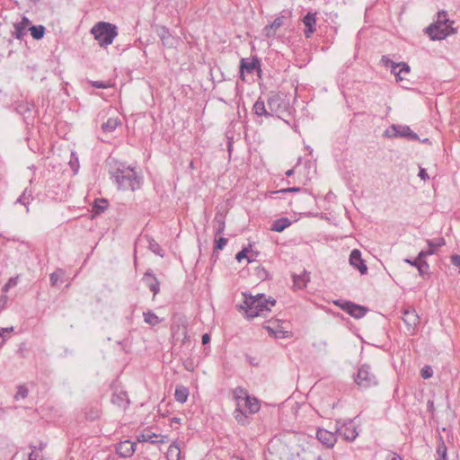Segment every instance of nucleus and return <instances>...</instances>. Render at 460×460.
I'll list each match as a JSON object with an SVG mask.
<instances>
[{
    "instance_id": "18",
    "label": "nucleus",
    "mask_w": 460,
    "mask_h": 460,
    "mask_svg": "<svg viewBox=\"0 0 460 460\" xmlns=\"http://www.w3.org/2000/svg\"><path fill=\"white\" fill-rule=\"evenodd\" d=\"M156 33L164 47L172 48L174 46L176 40L172 36L165 26H158L156 28Z\"/></svg>"
},
{
    "instance_id": "23",
    "label": "nucleus",
    "mask_w": 460,
    "mask_h": 460,
    "mask_svg": "<svg viewBox=\"0 0 460 460\" xmlns=\"http://www.w3.org/2000/svg\"><path fill=\"white\" fill-rule=\"evenodd\" d=\"M292 221L288 217H280L273 221L270 230L274 232H283L286 228L290 226Z\"/></svg>"
},
{
    "instance_id": "55",
    "label": "nucleus",
    "mask_w": 460,
    "mask_h": 460,
    "mask_svg": "<svg viewBox=\"0 0 460 460\" xmlns=\"http://www.w3.org/2000/svg\"><path fill=\"white\" fill-rule=\"evenodd\" d=\"M263 31L268 38L274 37L276 34V30L270 29V25L265 26Z\"/></svg>"
},
{
    "instance_id": "48",
    "label": "nucleus",
    "mask_w": 460,
    "mask_h": 460,
    "mask_svg": "<svg viewBox=\"0 0 460 460\" xmlns=\"http://www.w3.org/2000/svg\"><path fill=\"white\" fill-rule=\"evenodd\" d=\"M228 240L226 237H219L215 240V250H222L227 243Z\"/></svg>"
},
{
    "instance_id": "38",
    "label": "nucleus",
    "mask_w": 460,
    "mask_h": 460,
    "mask_svg": "<svg viewBox=\"0 0 460 460\" xmlns=\"http://www.w3.org/2000/svg\"><path fill=\"white\" fill-rule=\"evenodd\" d=\"M447 449L445 445V442L443 441L442 438H440V441L437 447V454L438 456V460H447Z\"/></svg>"
},
{
    "instance_id": "39",
    "label": "nucleus",
    "mask_w": 460,
    "mask_h": 460,
    "mask_svg": "<svg viewBox=\"0 0 460 460\" xmlns=\"http://www.w3.org/2000/svg\"><path fill=\"white\" fill-rule=\"evenodd\" d=\"M14 31L12 32V37L22 40L26 35V29L23 26L19 25L18 23L13 24Z\"/></svg>"
},
{
    "instance_id": "62",
    "label": "nucleus",
    "mask_w": 460,
    "mask_h": 460,
    "mask_svg": "<svg viewBox=\"0 0 460 460\" xmlns=\"http://www.w3.org/2000/svg\"><path fill=\"white\" fill-rule=\"evenodd\" d=\"M427 408H428V411L431 413L434 412L435 411V406H434V402L433 401H428L427 402Z\"/></svg>"
},
{
    "instance_id": "4",
    "label": "nucleus",
    "mask_w": 460,
    "mask_h": 460,
    "mask_svg": "<svg viewBox=\"0 0 460 460\" xmlns=\"http://www.w3.org/2000/svg\"><path fill=\"white\" fill-rule=\"evenodd\" d=\"M261 404L259 400L251 395H247L244 399V408L242 407L241 402H238L234 411V418L238 424L246 426L251 423L252 415L260 411Z\"/></svg>"
},
{
    "instance_id": "26",
    "label": "nucleus",
    "mask_w": 460,
    "mask_h": 460,
    "mask_svg": "<svg viewBox=\"0 0 460 460\" xmlns=\"http://www.w3.org/2000/svg\"><path fill=\"white\" fill-rule=\"evenodd\" d=\"M33 199V197H32V191L31 190H29L28 188H26L22 193L20 195V197L16 199L15 203H19V204H22L23 206H25L26 208V211L29 212V204L31 203V201Z\"/></svg>"
},
{
    "instance_id": "29",
    "label": "nucleus",
    "mask_w": 460,
    "mask_h": 460,
    "mask_svg": "<svg viewBox=\"0 0 460 460\" xmlns=\"http://www.w3.org/2000/svg\"><path fill=\"white\" fill-rule=\"evenodd\" d=\"M84 415L85 418L90 421L97 420L101 415V409L99 405L96 404L95 406L87 407L85 409Z\"/></svg>"
},
{
    "instance_id": "43",
    "label": "nucleus",
    "mask_w": 460,
    "mask_h": 460,
    "mask_svg": "<svg viewBox=\"0 0 460 460\" xmlns=\"http://www.w3.org/2000/svg\"><path fill=\"white\" fill-rule=\"evenodd\" d=\"M417 269L420 275L424 277L426 274H429V265L424 259H421Z\"/></svg>"
},
{
    "instance_id": "59",
    "label": "nucleus",
    "mask_w": 460,
    "mask_h": 460,
    "mask_svg": "<svg viewBox=\"0 0 460 460\" xmlns=\"http://www.w3.org/2000/svg\"><path fill=\"white\" fill-rule=\"evenodd\" d=\"M345 303H350V301H344V300H336L334 301V304L341 307L344 311V307H346Z\"/></svg>"
},
{
    "instance_id": "49",
    "label": "nucleus",
    "mask_w": 460,
    "mask_h": 460,
    "mask_svg": "<svg viewBox=\"0 0 460 460\" xmlns=\"http://www.w3.org/2000/svg\"><path fill=\"white\" fill-rule=\"evenodd\" d=\"M420 375L424 379H428V378L431 377L433 375V370H432L431 367L425 366L424 367H422L420 370Z\"/></svg>"
},
{
    "instance_id": "50",
    "label": "nucleus",
    "mask_w": 460,
    "mask_h": 460,
    "mask_svg": "<svg viewBox=\"0 0 460 460\" xmlns=\"http://www.w3.org/2000/svg\"><path fill=\"white\" fill-rule=\"evenodd\" d=\"M283 23H284V17L283 16L277 17L274 19L272 23L270 24V28L277 31L279 28H280L283 25Z\"/></svg>"
},
{
    "instance_id": "60",
    "label": "nucleus",
    "mask_w": 460,
    "mask_h": 460,
    "mask_svg": "<svg viewBox=\"0 0 460 460\" xmlns=\"http://www.w3.org/2000/svg\"><path fill=\"white\" fill-rule=\"evenodd\" d=\"M19 25L21 26H23V27H27L30 23H31V21L27 18V17H22V21L20 22H17Z\"/></svg>"
},
{
    "instance_id": "58",
    "label": "nucleus",
    "mask_w": 460,
    "mask_h": 460,
    "mask_svg": "<svg viewBox=\"0 0 460 460\" xmlns=\"http://www.w3.org/2000/svg\"><path fill=\"white\" fill-rule=\"evenodd\" d=\"M17 284L16 279L11 278L7 284L4 287V290H7L8 288L15 286Z\"/></svg>"
},
{
    "instance_id": "21",
    "label": "nucleus",
    "mask_w": 460,
    "mask_h": 460,
    "mask_svg": "<svg viewBox=\"0 0 460 460\" xmlns=\"http://www.w3.org/2000/svg\"><path fill=\"white\" fill-rule=\"evenodd\" d=\"M111 402L119 408L126 409L129 405L128 394L124 391L115 392L111 396Z\"/></svg>"
},
{
    "instance_id": "5",
    "label": "nucleus",
    "mask_w": 460,
    "mask_h": 460,
    "mask_svg": "<svg viewBox=\"0 0 460 460\" xmlns=\"http://www.w3.org/2000/svg\"><path fill=\"white\" fill-rule=\"evenodd\" d=\"M91 33L101 47H106L113 42L118 35V29L110 22H99L92 28Z\"/></svg>"
},
{
    "instance_id": "2",
    "label": "nucleus",
    "mask_w": 460,
    "mask_h": 460,
    "mask_svg": "<svg viewBox=\"0 0 460 460\" xmlns=\"http://www.w3.org/2000/svg\"><path fill=\"white\" fill-rule=\"evenodd\" d=\"M110 173L113 182L117 184L119 190L135 191L140 188V177L136 170L130 166L117 163L110 171Z\"/></svg>"
},
{
    "instance_id": "47",
    "label": "nucleus",
    "mask_w": 460,
    "mask_h": 460,
    "mask_svg": "<svg viewBox=\"0 0 460 460\" xmlns=\"http://www.w3.org/2000/svg\"><path fill=\"white\" fill-rule=\"evenodd\" d=\"M28 389L24 385H19L18 391L14 395V398L17 400L19 398H26L28 396Z\"/></svg>"
},
{
    "instance_id": "27",
    "label": "nucleus",
    "mask_w": 460,
    "mask_h": 460,
    "mask_svg": "<svg viewBox=\"0 0 460 460\" xmlns=\"http://www.w3.org/2000/svg\"><path fill=\"white\" fill-rule=\"evenodd\" d=\"M189 389L184 385H177L174 392V398L180 403H184L189 397Z\"/></svg>"
},
{
    "instance_id": "42",
    "label": "nucleus",
    "mask_w": 460,
    "mask_h": 460,
    "mask_svg": "<svg viewBox=\"0 0 460 460\" xmlns=\"http://www.w3.org/2000/svg\"><path fill=\"white\" fill-rule=\"evenodd\" d=\"M13 332V327L1 328L0 329V348L6 341L9 334Z\"/></svg>"
},
{
    "instance_id": "14",
    "label": "nucleus",
    "mask_w": 460,
    "mask_h": 460,
    "mask_svg": "<svg viewBox=\"0 0 460 460\" xmlns=\"http://www.w3.org/2000/svg\"><path fill=\"white\" fill-rule=\"evenodd\" d=\"M137 443L125 440L116 445V453L121 457H130L136 451Z\"/></svg>"
},
{
    "instance_id": "33",
    "label": "nucleus",
    "mask_w": 460,
    "mask_h": 460,
    "mask_svg": "<svg viewBox=\"0 0 460 460\" xmlns=\"http://www.w3.org/2000/svg\"><path fill=\"white\" fill-rule=\"evenodd\" d=\"M294 286L299 289L304 288L306 286V283L309 281V276L307 273L303 275H294L293 276Z\"/></svg>"
},
{
    "instance_id": "13",
    "label": "nucleus",
    "mask_w": 460,
    "mask_h": 460,
    "mask_svg": "<svg viewBox=\"0 0 460 460\" xmlns=\"http://www.w3.org/2000/svg\"><path fill=\"white\" fill-rule=\"evenodd\" d=\"M302 21L305 25V37L309 39L316 31V13L308 12Z\"/></svg>"
},
{
    "instance_id": "53",
    "label": "nucleus",
    "mask_w": 460,
    "mask_h": 460,
    "mask_svg": "<svg viewBox=\"0 0 460 460\" xmlns=\"http://www.w3.org/2000/svg\"><path fill=\"white\" fill-rule=\"evenodd\" d=\"M421 259H420V253L418 254L417 258L414 259V260H411V259H404L403 261L417 268L418 265L420 264V261Z\"/></svg>"
},
{
    "instance_id": "63",
    "label": "nucleus",
    "mask_w": 460,
    "mask_h": 460,
    "mask_svg": "<svg viewBox=\"0 0 460 460\" xmlns=\"http://www.w3.org/2000/svg\"><path fill=\"white\" fill-rule=\"evenodd\" d=\"M7 303V297L4 296H0V312L5 306Z\"/></svg>"
},
{
    "instance_id": "51",
    "label": "nucleus",
    "mask_w": 460,
    "mask_h": 460,
    "mask_svg": "<svg viewBox=\"0 0 460 460\" xmlns=\"http://www.w3.org/2000/svg\"><path fill=\"white\" fill-rule=\"evenodd\" d=\"M291 336V332L288 330H286L285 327L279 329L278 332H276V336L275 338H279V339H285V338H288Z\"/></svg>"
},
{
    "instance_id": "7",
    "label": "nucleus",
    "mask_w": 460,
    "mask_h": 460,
    "mask_svg": "<svg viewBox=\"0 0 460 460\" xmlns=\"http://www.w3.org/2000/svg\"><path fill=\"white\" fill-rule=\"evenodd\" d=\"M240 78L245 81V74L256 73L259 77L261 76V60L257 56L252 58H243L239 66Z\"/></svg>"
},
{
    "instance_id": "15",
    "label": "nucleus",
    "mask_w": 460,
    "mask_h": 460,
    "mask_svg": "<svg viewBox=\"0 0 460 460\" xmlns=\"http://www.w3.org/2000/svg\"><path fill=\"white\" fill-rule=\"evenodd\" d=\"M391 128L394 131L393 137H406L409 140H420L419 136L413 132L409 126L392 125Z\"/></svg>"
},
{
    "instance_id": "64",
    "label": "nucleus",
    "mask_w": 460,
    "mask_h": 460,
    "mask_svg": "<svg viewBox=\"0 0 460 460\" xmlns=\"http://www.w3.org/2000/svg\"><path fill=\"white\" fill-rule=\"evenodd\" d=\"M181 422V419L180 418H177V417H173L171 419V426H172V423H180Z\"/></svg>"
},
{
    "instance_id": "61",
    "label": "nucleus",
    "mask_w": 460,
    "mask_h": 460,
    "mask_svg": "<svg viewBox=\"0 0 460 460\" xmlns=\"http://www.w3.org/2000/svg\"><path fill=\"white\" fill-rule=\"evenodd\" d=\"M210 341V336L208 333H204L201 338L202 344H208Z\"/></svg>"
},
{
    "instance_id": "24",
    "label": "nucleus",
    "mask_w": 460,
    "mask_h": 460,
    "mask_svg": "<svg viewBox=\"0 0 460 460\" xmlns=\"http://www.w3.org/2000/svg\"><path fill=\"white\" fill-rule=\"evenodd\" d=\"M214 228H215V236L221 234L226 227L225 216L218 212L215 215L214 217Z\"/></svg>"
},
{
    "instance_id": "56",
    "label": "nucleus",
    "mask_w": 460,
    "mask_h": 460,
    "mask_svg": "<svg viewBox=\"0 0 460 460\" xmlns=\"http://www.w3.org/2000/svg\"><path fill=\"white\" fill-rule=\"evenodd\" d=\"M386 460H402V457L394 452H391L388 456Z\"/></svg>"
},
{
    "instance_id": "12",
    "label": "nucleus",
    "mask_w": 460,
    "mask_h": 460,
    "mask_svg": "<svg viewBox=\"0 0 460 460\" xmlns=\"http://www.w3.org/2000/svg\"><path fill=\"white\" fill-rule=\"evenodd\" d=\"M316 438L319 442L325 446L327 448L333 447L337 441L336 433L331 432L324 429H317Z\"/></svg>"
},
{
    "instance_id": "25",
    "label": "nucleus",
    "mask_w": 460,
    "mask_h": 460,
    "mask_svg": "<svg viewBox=\"0 0 460 460\" xmlns=\"http://www.w3.org/2000/svg\"><path fill=\"white\" fill-rule=\"evenodd\" d=\"M108 208V200L105 199H95L93 205V216L96 217L103 213Z\"/></svg>"
},
{
    "instance_id": "44",
    "label": "nucleus",
    "mask_w": 460,
    "mask_h": 460,
    "mask_svg": "<svg viewBox=\"0 0 460 460\" xmlns=\"http://www.w3.org/2000/svg\"><path fill=\"white\" fill-rule=\"evenodd\" d=\"M31 452L29 455L28 460H43V457L40 452L37 451V447L30 445Z\"/></svg>"
},
{
    "instance_id": "9",
    "label": "nucleus",
    "mask_w": 460,
    "mask_h": 460,
    "mask_svg": "<svg viewBox=\"0 0 460 460\" xmlns=\"http://www.w3.org/2000/svg\"><path fill=\"white\" fill-rule=\"evenodd\" d=\"M336 426V433L345 440L353 441L357 438L358 432L351 420H346L343 423L341 420H337Z\"/></svg>"
},
{
    "instance_id": "20",
    "label": "nucleus",
    "mask_w": 460,
    "mask_h": 460,
    "mask_svg": "<svg viewBox=\"0 0 460 460\" xmlns=\"http://www.w3.org/2000/svg\"><path fill=\"white\" fill-rule=\"evenodd\" d=\"M429 249L427 251L420 252V259H424L428 255H432L435 253L437 248H439L446 244L445 239L443 237L438 238V240H428L427 241Z\"/></svg>"
},
{
    "instance_id": "10",
    "label": "nucleus",
    "mask_w": 460,
    "mask_h": 460,
    "mask_svg": "<svg viewBox=\"0 0 460 460\" xmlns=\"http://www.w3.org/2000/svg\"><path fill=\"white\" fill-rule=\"evenodd\" d=\"M402 320L406 325L407 331L411 334L420 323L419 315L413 308H405L402 310Z\"/></svg>"
},
{
    "instance_id": "31",
    "label": "nucleus",
    "mask_w": 460,
    "mask_h": 460,
    "mask_svg": "<svg viewBox=\"0 0 460 460\" xmlns=\"http://www.w3.org/2000/svg\"><path fill=\"white\" fill-rule=\"evenodd\" d=\"M119 124H120V120L118 118H109L107 121L102 125V128L104 132L110 133L114 131Z\"/></svg>"
},
{
    "instance_id": "3",
    "label": "nucleus",
    "mask_w": 460,
    "mask_h": 460,
    "mask_svg": "<svg viewBox=\"0 0 460 460\" xmlns=\"http://www.w3.org/2000/svg\"><path fill=\"white\" fill-rule=\"evenodd\" d=\"M453 23L454 21L447 18L446 11H439L437 13L436 20L424 29V32L431 40H441L456 31L452 26Z\"/></svg>"
},
{
    "instance_id": "41",
    "label": "nucleus",
    "mask_w": 460,
    "mask_h": 460,
    "mask_svg": "<svg viewBox=\"0 0 460 460\" xmlns=\"http://www.w3.org/2000/svg\"><path fill=\"white\" fill-rule=\"evenodd\" d=\"M302 190H303L301 188H299V187H289V188H285V189H281V190H275V191H270L269 193V197L270 198H275L274 196L276 194H279V193L300 192Z\"/></svg>"
},
{
    "instance_id": "6",
    "label": "nucleus",
    "mask_w": 460,
    "mask_h": 460,
    "mask_svg": "<svg viewBox=\"0 0 460 460\" xmlns=\"http://www.w3.org/2000/svg\"><path fill=\"white\" fill-rule=\"evenodd\" d=\"M355 384L359 389L367 390L378 385V379L369 364H362L357 374L353 376Z\"/></svg>"
},
{
    "instance_id": "52",
    "label": "nucleus",
    "mask_w": 460,
    "mask_h": 460,
    "mask_svg": "<svg viewBox=\"0 0 460 460\" xmlns=\"http://www.w3.org/2000/svg\"><path fill=\"white\" fill-rule=\"evenodd\" d=\"M91 84L92 86L100 89H106L111 86L109 83L103 81H91Z\"/></svg>"
},
{
    "instance_id": "37",
    "label": "nucleus",
    "mask_w": 460,
    "mask_h": 460,
    "mask_svg": "<svg viewBox=\"0 0 460 460\" xmlns=\"http://www.w3.org/2000/svg\"><path fill=\"white\" fill-rule=\"evenodd\" d=\"M247 395H250L248 394V391L242 386H237L233 391V396H234V401L236 402V404L238 402H241L242 400H244Z\"/></svg>"
},
{
    "instance_id": "34",
    "label": "nucleus",
    "mask_w": 460,
    "mask_h": 460,
    "mask_svg": "<svg viewBox=\"0 0 460 460\" xmlns=\"http://www.w3.org/2000/svg\"><path fill=\"white\" fill-rule=\"evenodd\" d=\"M180 447L175 444L171 445L166 452L167 460H180Z\"/></svg>"
},
{
    "instance_id": "36",
    "label": "nucleus",
    "mask_w": 460,
    "mask_h": 460,
    "mask_svg": "<svg viewBox=\"0 0 460 460\" xmlns=\"http://www.w3.org/2000/svg\"><path fill=\"white\" fill-rule=\"evenodd\" d=\"M65 276V271L62 269H57L49 276L50 285L52 287L58 286V282H62V279Z\"/></svg>"
},
{
    "instance_id": "40",
    "label": "nucleus",
    "mask_w": 460,
    "mask_h": 460,
    "mask_svg": "<svg viewBox=\"0 0 460 460\" xmlns=\"http://www.w3.org/2000/svg\"><path fill=\"white\" fill-rule=\"evenodd\" d=\"M381 62L382 64L388 67L390 66L391 67V72L392 73H395V70L401 66V64H397L394 61H392L388 57L386 56H383L382 58H381Z\"/></svg>"
},
{
    "instance_id": "28",
    "label": "nucleus",
    "mask_w": 460,
    "mask_h": 460,
    "mask_svg": "<svg viewBox=\"0 0 460 460\" xmlns=\"http://www.w3.org/2000/svg\"><path fill=\"white\" fill-rule=\"evenodd\" d=\"M283 324L284 322H281L279 319L270 320L269 321V324L264 326V329L268 331L270 335L275 337L276 332L284 327Z\"/></svg>"
},
{
    "instance_id": "17",
    "label": "nucleus",
    "mask_w": 460,
    "mask_h": 460,
    "mask_svg": "<svg viewBox=\"0 0 460 460\" xmlns=\"http://www.w3.org/2000/svg\"><path fill=\"white\" fill-rule=\"evenodd\" d=\"M166 436L159 435L150 430H146L137 436V439L138 442H150L152 444L164 443Z\"/></svg>"
},
{
    "instance_id": "30",
    "label": "nucleus",
    "mask_w": 460,
    "mask_h": 460,
    "mask_svg": "<svg viewBox=\"0 0 460 460\" xmlns=\"http://www.w3.org/2000/svg\"><path fill=\"white\" fill-rule=\"evenodd\" d=\"M29 31H31V35L34 40H41L46 31V28L43 25H31L29 28Z\"/></svg>"
},
{
    "instance_id": "46",
    "label": "nucleus",
    "mask_w": 460,
    "mask_h": 460,
    "mask_svg": "<svg viewBox=\"0 0 460 460\" xmlns=\"http://www.w3.org/2000/svg\"><path fill=\"white\" fill-rule=\"evenodd\" d=\"M249 248L244 247L239 252L236 253L235 259L237 261L241 262L243 259L246 258L248 259V261L251 262L252 260L250 259L247 254L249 252Z\"/></svg>"
},
{
    "instance_id": "32",
    "label": "nucleus",
    "mask_w": 460,
    "mask_h": 460,
    "mask_svg": "<svg viewBox=\"0 0 460 460\" xmlns=\"http://www.w3.org/2000/svg\"><path fill=\"white\" fill-rule=\"evenodd\" d=\"M146 240L150 251L163 258L164 256V250L161 248L158 243L153 237L150 236H146Z\"/></svg>"
},
{
    "instance_id": "57",
    "label": "nucleus",
    "mask_w": 460,
    "mask_h": 460,
    "mask_svg": "<svg viewBox=\"0 0 460 460\" xmlns=\"http://www.w3.org/2000/svg\"><path fill=\"white\" fill-rule=\"evenodd\" d=\"M419 177L423 180V181H427L429 179V174L427 173L426 170L424 168H420V172H419Z\"/></svg>"
},
{
    "instance_id": "54",
    "label": "nucleus",
    "mask_w": 460,
    "mask_h": 460,
    "mask_svg": "<svg viewBox=\"0 0 460 460\" xmlns=\"http://www.w3.org/2000/svg\"><path fill=\"white\" fill-rule=\"evenodd\" d=\"M451 263L457 267L460 270V255L459 254H453L451 256Z\"/></svg>"
},
{
    "instance_id": "45",
    "label": "nucleus",
    "mask_w": 460,
    "mask_h": 460,
    "mask_svg": "<svg viewBox=\"0 0 460 460\" xmlns=\"http://www.w3.org/2000/svg\"><path fill=\"white\" fill-rule=\"evenodd\" d=\"M402 66V68L397 71V69L395 70V73H394L396 76V79L397 81H402L403 78L402 76L401 75L402 73H409L410 72V66L406 64V63H400Z\"/></svg>"
},
{
    "instance_id": "35",
    "label": "nucleus",
    "mask_w": 460,
    "mask_h": 460,
    "mask_svg": "<svg viewBox=\"0 0 460 460\" xmlns=\"http://www.w3.org/2000/svg\"><path fill=\"white\" fill-rule=\"evenodd\" d=\"M143 316H144V321L152 326H155L161 323V320L159 319V317L154 312H152L150 310L147 312H144Z\"/></svg>"
},
{
    "instance_id": "11",
    "label": "nucleus",
    "mask_w": 460,
    "mask_h": 460,
    "mask_svg": "<svg viewBox=\"0 0 460 460\" xmlns=\"http://www.w3.org/2000/svg\"><path fill=\"white\" fill-rule=\"evenodd\" d=\"M349 264L356 270L359 271L361 275H366L367 273V266L365 261L361 257V252L358 249H354L351 251L349 254Z\"/></svg>"
},
{
    "instance_id": "1",
    "label": "nucleus",
    "mask_w": 460,
    "mask_h": 460,
    "mask_svg": "<svg viewBox=\"0 0 460 460\" xmlns=\"http://www.w3.org/2000/svg\"><path fill=\"white\" fill-rule=\"evenodd\" d=\"M243 303L238 307L244 310L245 318L251 320L257 316H266L270 308L276 305V300L271 297H266L262 293L255 296L243 292Z\"/></svg>"
},
{
    "instance_id": "8",
    "label": "nucleus",
    "mask_w": 460,
    "mask_h": 460,
    "mask_svg": "<svg viewBox=\"0 0 460 460\" xmlns=\"http://www.w3.org/2000/svg\"><path fill=\"white\" fill-rule=\"evenodd\" d=\"M267 108L270 118L279 117V113L286 110L287 104L281 94L270 93L267 98Z\"/></svg>"
},
{
    "instance_id": "16",
    "label": "nucleus",
    "mask_w": 460,
    "mask_h": 460,
    "mask_svg": "<svg viewBox=\"0 0 460 460\" xmlns=\"http://www.w3.org/2000/svg\"><path fill=\"white\" fill-rule=\"evenodd\" d=\"M143 281L149 288V289L153 292L154 296L158 294L160 290V282L155 277L152 269H148L143 277Z\"/></svg>"
},
{
    "instance_id": "22",
    "label": "nucleus",
    "mask_w": 460,
    "mask_h": 460,
    "mask_svg": "<svg viewBox=\"0 0 460 460\" xmlns=\"http://www.w3.org/2000/svg\"><path fill=\"white\" fill-rule=\"evenodd\" d=\"M253 113L258 117L270 118L265 102L260 97L252 106Z\"/></svg>"
},
{
    "instance_id": "19",
    "label": "nucleus",
    "mask_w": 460,
    "mask_h": 460,
    "mask_svg": "<svg viewBox=\"0 0 460 460\" xmlns=\"http://www.w3.org/2000/svg\"><path fill=\"white\" fill-rule=\"evenodd\" d=\"M346 307H344V311L349 314L350 316L359 319L366 315L367 312V308L352 302L345 303Z\"/></svg>"
}]
</instances>
